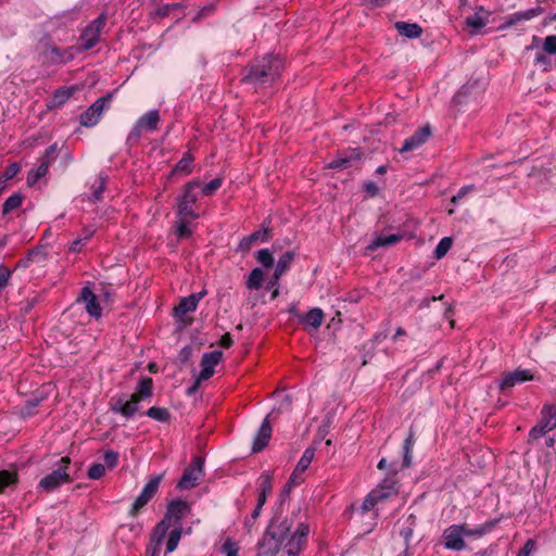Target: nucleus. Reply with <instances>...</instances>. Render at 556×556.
Returning a JSON list of instances; mask_svg holds the SVG:
<instances>
[{
  "instance_id": "nucleus-1",
  "label": "nucleus",
  "mask_w": 556,
  "mask_h": 556,
  "mask_svg": "<svg viewBox=\"0 0 556 556\" xmlns=\"http://www.w3.org/2000/svg\"><path fill=\"white\" fill-rule=\"evenodd\" d=\"M309 527L299 523L295 532L290 535V525L281 523L277 530H267L260 543L258 556L279 553V556H299L303 548Z\"/></svg>"
},
{
  "instance_id": "nucleus-2",
  "label": "nucleus",
  "mask_w": 556,
  "mask_h": 556,
  "mask_svg": "<svg viewBox=\"0 0 556 556\" xmlns=\"http://www.w3.org/2000/svg\"><path fill=\"white\" fill-rule=\"evenodd\" d=\"M106 18L104 15H100L93 20L80 35V42L77 46H73L68 49L62 50L56 46H50L46 50V56L56 65L66 64L74 59L75 54L83 50H89L96 46L99 41L101 31L105 26Z\"/></svg>"
},
{
  "instance_id": "nucleus-3",
  "label": "nucleus",
  "mask_w": 556,
  "mask_h": 556,
  "mask_svg": "<svg viewBox=\"0 0 556 556\" xmlns=\"http://www.w3.org/2000/svg\"><path fill=\"white\" fill-rule=\"evenodd\" d=\"M71 463L68 457H62L58 467L49 475L39 481V488L46 492H51L58 489L61 484L71 482V477L66 469Z\"/></svg>"
},
{
  "instance_id": "nucleus-4",
  "label": "nucleus",
  "mask_w": 556,
  "mask_h": 556,
  "mask_svg": "<svg viewBox=\"0 0 556 556\" xmlns=\"http://www.w3.org/2000/svg\"><path fill=\"white\" fill-rule=\"evenodd\" d=\"M556 428V405H544L539 422L530 430L529 441L536 440Z\"/></svg>"
},
{
  "instance_id": "nucleus-5",
  "label": "nucleus",
  "mask_w": 556,
  "mask_h": 556,
  "mask_svg": "<svg viewBox=\"0 0 556 556\" xmlns=\"http://www.w3.org/2000/svg\"><path fill=\"white\" fill-rule=\"evenodd\" d=\"M159 122L160 112L157 110H151L147 112L134 125L128 135V141H137L141 137L142 132H151L156 130Z\"/></svg>"
},
{
  "instance_id": "nucleus-6",
  "label": "nucleus",
  "mask_w": 556,
  "mask_h": 556,
  "mask_svg": "<svg viewBox=\"0 0 556 556\" xmlns=\"http://www.w3.org/2000/svg\"><path fill=\"white\" fill-rule=\"evenodd\" d=\"M200 187V181L192 180L189 181L186 187L184 194L179 199L178 202V215L180 218H198L199 215L193 212L192 205L197 202V194L194 193V189Z\"/></svg>"
},
{
  "instance_id": "nucleus-7",
  "label": "nucleus",
  "mask_w": 556,
  "mask_h": 556,
  "mask_svg": "<svg viewBox=\"0 0 556 556\" xmlns=\"http://www.w3.org/2000/svg\"><path fill=\"white\" fill-rule=\"evenodd\" d=\"M204 459L194 457L191 464L185 469L177 488L180 490H189L194 488L203 476Z\"/></svg>"
},
{
  "instance_id": "nucleus-8",
  "label": "nucleus",
  "mask_w": 556,
  "mask_h": 556,
  "mask_svg": "<svg viewBox=\"0 0 556 556\" xmlns=\"http://www.w3.org/2000/svg\"><path fill=\"white\" fill-rule=\"evenodd\" d=\"M466 523L452 525L443 531V545L446 549L463 551L465 544Z\"/></svg>"
},
{
  "instance_id": "nucleus-9",
  "label": "nucleus",
  "mask_w": 556,
  "mask_h": 556,
  "mask_svg": "<svg viewBox=\"0 0 556 556\" xmlns=\"http://www.w3.org/2000/svg\"><path fill=\"white\" fill-rule=\"evenodd\" d=\"M163 477H164V473L154 476L143 486L142 491L137 496V498L135 500V502L131 506V509L129 511V514L131 516H136L138 514V511L152 500V497L156 494V492L159 490V486H160V483H161Z\"/></svg>"
},
{
  "instance_id": "nucleus-10",
  "label": "nucleus",
  "mask_w": 556,
  "mask_h": 556,
  "mask_svg": "<svg viewBox=\"0 0 556 556\" xmlns=\"http://www.w3.org/2000/svg\"><path fill=\"white\" fill-rule=\"evenodd\" d=\"M223 353L220 351H213L204 353L201 358V371L198 377L197 384L202 380H207L214 374L215 366L222 361Z\"/></svg>"
},
{
  "instance_id": "nucleus-11",
  "label": "nucleus",
  "mask_w": 556,
  "mask_h": 556,
  "mask_svg": "<svg viewBox=\"0 0 556 556\" xmlns=\"http://www.w3.org/2000/svg\"><path fill=\"white\" fill-rule=\"evenodd\" d=\"M533 379L532 374L530 370L527 369H517L511 372H507L504 375L501 383H500V390L502 392H507L509 389L514 388L516 384L530 381Z\"/></svg>"
},
{
  "instance_id": "nucleus-12",
  "label": "nucleus",
  "mask_w": 556,
  "mask_h": 556,
  "mask_svg": "<svg viewBox=\"0 0 556 556\" xmlns=\"http://www.w3.org/2000/svg\"><path fill=\"white\" fill-rule=\"evenodd\" d=\"M431 136V128L429 125L418 128L414 135L404 141L403 147L400 149L401 153L414 151L424 144Z\"/></svg>"
},
{
  "instance_id": "nucleus-13",
  "label": "nucleus",
  "mask_w": 556,
  "mask_h": 556,
  "mask_svg": "<svg viewBox=\"0 0 556 556\" xmlns=\"http://www.w3.org/2000/svg\"><path fill=\"white\" fill-rule=\"evenodd\" d=\"M189 513L190 505L186 501L176 500L168 505L164 518L167 519L172 525H181V519Z\"/></svg>"
},
{
  "instance_id": "nucleus-14",
  "label": "nucleus",
  "mask_w": 556,
  "mask_h": 556,
  "mask_svg": "<svg viewBox=\"0 0 556 556\" xmlns=\"http://www.w3.org/2000/svg\"><path fill=\"white\" fill-rule=\"evenodd\" d=\"M170 528H173V525L165 518L156 525L151 539L153 543L151 556H157L160 554L162 542Z\"/></svg>"
},
{
  "instance_id": "nucleus-15",
  "label": "nucleus",
  "mask_w": 556,
  "mask_h": 556,
  "mask_svg": "<svg viewBox=\"0 0 556 556\" xmlns=\"http://www.w3.org/2000/svg\"><path fill=\"white\" fill-rule=\"evenodd\" d=\"M403 239L402 235H378L366 247V252H375L380 248H387L399 243Z\"/></svg>"
},
{
  "instance_id": "nucleus-16",
  "label": "nucleus",
  "mask_w": 556,
  "mask_h": 556,
  "mask_svg": "<svg viewBox=\"0 0 556 556\" xmlns=\"http://www.w3.org/2000/svg\"><path fill=\"white\" fill-rule=\"evenodd\" d=\"M271 437V426L269 424L268 417H266L261 428L253 441L252 451L254 453H258L265 448V446L268 444V441Z\"/></svg>"
},
{
  "instance_id": "nucleus-17",
  "label": "nucleus",
  "mask_w": 556,
  "mask_h": 556,
  "mask_svg": "<svg viewBox=\"0 0 556 556\" xmlns=\"http://www.w3.org/2000/svg\"><path fill=\"white\" fill-rule=\"evenodd\" d=\"M79 300L85 303V308L90 316L96 318H99L101 316V306L97 301V296L94 295L90 288L85 287L81 290V295Z\"/></svg>"
},
{
  "instance_id": "nucleus-18",
  "label": "nucleus",
  "mask_w": 556,
  "mask_h": 556,
  "mask_svg": "<svg viewBox=\"0 0 556 556\" xmlns=\"http://www.w3.org/2000/svg\"><path fill=\"white\" fill-rule=\"evenodd\" d=\"M76 90H77V87H75V86H72V87L63 86V87L58 88L54 91V94L51 98V100H49V102L47 103L48 109L53 110V109L60 108L73 96V93Z\"/></svg>"
},
{
  "instance_id": "nucleus-19",
  "label": "nucleus",
  "mask_w": 556,
  "mask_h": 556,
  "mask_svg": "<svg viewBox=\"0 0 556 556\" xmlns=\"http://www.w3.org/2000/svg\"><path fill=\"white\" fill-rule=\"evenodd\" d=\"M542 13H543V9L541 7H535V8L529 9L527 11L513 13L509 16H507L505 26L510 27L520 22L530 21V20L541 15Z\"/></svg>"
},
{
  "instance_id": "nucleus-20",
  "label": "nucleus",
  "mask_w": 556,
  "mask_h": 556,
  "mask_svg": "<svg viewBox=\"0 0 556 556\" xmlns=\"http://www.w3.org/2000/svg\"><path fill=\"white\" fill-rule=\"evenodd\" d=\"M361 159V153L356 150L343 152L337 159L329 163V167L333 169H345L351 167L354 162Z\"/></svg>"
},
{
  "instance_id": "nucleus-21",
  "label": "nucleus",
  "mask_w": 556,
  "mask_h": 556,
  "mask_svg": "<svg viewBox=\"0 0 556 556\" xmlns=\"http://www.w3.org/2000/svg\"><path fill=\"white\" fill-rule=\"evenodd\" d=\"M294 252L293 251H287L286 253H283L277 264H276V267H275V273H274V277H273V281H271V285H276L279 279L281 278V276L288 270V268L290 267L291 263L293 262L294 260Z\"/></svg>"
},
{
  "instance_id": "nucleus-22",
  "label": "nucleus",
  "mask_w": 556,
  "mask_h": 556,
  "mask_svg": "<svg viewBox=\"0 0 556 556\" xmlns=\"http://www.w3.org/2000/svg\"><path fill=\"white\" fill-rule=\"evenodd\" d=\"M491 13L480 7L472 15H469L465 20V24L468 27L480 29L489 23Z\"/></svg>"
},
{
  "instance_id": "nucleus-23",
  "label": "nucleus",
  "mask_w": 556,
  "mask_h": 556,
  "mask_svg": "<svg viewBox=\"0 0 556 556\" xmlns=\"http://www.w3.org/2000/svg\"><path fill=\"white\" fill-rule=\"evenodd\" d=\"M394 480L386 478L375 490L370 492L376 502L388 498L394 492Z\"/></svg>"
},
{
  "instance_id": "nucleus-24",
  "label": "nucleus",
  "mask_w": 556,
  "mask_h": 556,
  "mask_svg": "<svg viewBox=\"0 0 556 556\" xmlns=\"http://www.w3.org/2000/svg\"><path fill=\"white\" fill-rule=\"evenodd\" d=\"M269 230L268 228H264L263 230H257L251 233L250 236L243 238L239 243V250L247 252L251 249L253 243L256 241H267L268 240Z\"/></svg>"
},
{
  "instance_id": "nucleus-25",
  "label": "nucleus",
  "mask_w": 556,
  "mask_h": 556,
  "mask_svg": "<svg viewBox=\"0 0 556 556\" xmlns=\"http://www.w3.org/2000/svg\"><path fill=\"white\" fill-rule=\"evenodd\" d=\"M396 30L407 38H418L422 34L421 27L416 23L396 22Z\"/></svg>"
},
{
  "instance_id": "nucleus-26",
  "label": "nucleus",
  "mask_w": 556,
  "mask_h": 556,
  "mask_svg": "<svg viewBox=\"0 0 556 556\" xmlns=\"http://www.w3.org/2000/svg\"><path fill=\"white\" fill-rule=\"evenodd\" d=\"M260 480H261V484H260L261 492L258 494L257 505H258V508H263L264 504L266 503L267 494H269L273 490V484H271V477L267 472L262 473L260 477Z\"/></svg>"
},
{
  "instance_id": "nucleus-27",
  "label": "nucleus",
  "mask_w": 556,
  "mask_h": 556,
  "mask_svg": "<svg viewBox=\"0 0 556 556\" xmlns=\"http://www.w3.org/2000/svg\"><path fill=\"white\" fill-rule=\"evenodd\" d=\"M49 166V160H40V164L36 168L29 170L27 175V185L34 186L40 178L45 177L48 173Z\"/></svg>"
},
{
  "instance_id": "nucleus-28",
  "label": "nucleus",
  "mask_w": 556,
  "mask_h": 556,
  "mask_svg": "<svg viewBox=\"0 0 556 556\" xmlns=\"http://www.w3.org/2000/svg\"><path fill=\"white\" fill-rule=\"evenodd\" d=\"M324 320V313L320 308H312L308 313L301 318V323L305 326H311L317 329L321 326Z\"/></svg>"
},
{
  "instance_id": "nucleus-29",
  "label": "nucleus",
  "mask_w": 556,
  "mask_h": 556,
  "mask_svg": "<svg viewBox=\"0 0 556 556\" xmlns=\"http://www.w3.org/2000/svg\"><path fill=\"white\" fill-rule=\"evenodd\" d=\"M153 391V381L151 378L146 377L138 383L135 393L132 394L140 402L144 399L151 397Z\"/></svg>"
},
{
  "instance_id": "nucleus-30",
  "label": "nucleus",
  "mask_w": 556,
  "mask_h": 556,
  "mask_svg": "<svg viewBox=\"0 0 556 556\" xmlns=\"http://www.w3.org/2000/svg\"><path fill=\"white\" fill-rule=\"evenodd\" d=\"M197 300L190 295L182 298L175 308V316L177 318L184 317L187 313L194 312L197 309Z\"/></svg>"
},
{
  "instance_id": "nucleus-31",
  "label": "nucleus",
  "mask_w": 556,
  "mask_h": 556,
  "mask_svg": "<svg viewBox=\"0 0 556 556\" xmlns=\"http://www.w3.org/2000/svg\"><path fill=\"white\" fill-rule=\"evenodd\" d=\"M288 66L286 59L279 55H266L263 59V63L260 65V70H279Z\"/></svg>"
},
{
  "instance_id": "nucleus-32",
  "label": "nucleus",
  "mask_w": 556,
  "mask_h": 556,
  "mask_svg": "<svg viewBox=\"0 0 556 556\" xmlns=\"http://www.w3.org/2000/svg\"><path fill=\"white\" fill-rule=\"evenodd\" d=\"M269 74H273L271 79H274L277 72H249V74L242 78V81L247 84L263 85L266 83Z\"/></svg>"
},
{
  "instance_id": "nucleus-33",
  "label": "nucleus",
  "mask_w": 556,
  "mask_h": 556,
  "mask_svg": "<svg viewBox=\"0 0 556 556\" xmlns=\"http://www.w3.org/2000/svg\"><path fill=\"white\" fill-rule=\"evenodd\" d=\"M182 526L181 525H173L172 530L169 531L168 540L166 542V553H172L176 549L179 540L181 538Z\"/></svg>"
},
{
  "instance_id": "nucleus-34",
  "label": "nucleus",
  "mask_w": 556,
  "mask_h": 556,
  "mask_svg": "<svg viewBox=\"0 0 556 556\" xmlns=\"http://www.w3.org/2000/svg\"><path fill=\"white\" fill-rule=\"evenodd\" d=\"M496 525V521H489L484 525L469 528L468 525H466V531H465V538L466 536H475V538H481L484 534L489 533Z\"/></svg>"
},
{
  "instance_id": "nucleus-35",
  "label": "nucleus",
  "mask_w": 556,
  "mask_h": 556,
  "mask_svg": "<svg viewBox=\"0 0 556 556\" xmlns=\"http://www.w3.org/2000/svg\"><path fill=\"white\" fill-rule=\"evenodd\" d=\"M415 444L414 432L410 430L407 438L404 441V457H403V467L408 468L412 465V450Z\"/></svg>"
},
{
  "instance_id": "nucleus-36",
  "label": "nucleus",
  "mask_w": 556,
  "mask_h": 556,
  "mask_svg": "<svg viewBox=\"0 0 556 556\" xmlns=\"http://www.w3.org/2000/svg\"><path fill=\"white\" fill-rule=\"evenodd\" d=\"M314 456H315V448L314 447H307L304 451L302 457L298 462V464H296L294 469L296 471H300V472L303 473L309 467L312 460L314 459Z\"/></svg>"
},
{
  "instance_id": "nucleus-37",
  "label": "nucleus",
  "mask_w": 556,
  "mask_h": 556,
  "mask_svg": "<svg viewBox=\"0 0 556 556\" xmlns=\"http://www.w3.org/2000/svg\"><path fill=\"white\" fill-rule=\"evenodd\" d=\"M23 195L21 193H14L7 199L3 204L2 214L7 215L22 205Z\"/></svg>"
},
{
  "instance_id": "nucleus-38",
  "label": "nucleus",
  "mask_w": 556,
  "mask_h": 556,
  "mask_svg": "<svg viewBox=\"0 0 556 556\" xmlns=\"http://www.w3.org/2000/svg\"><path fill=\"white\" fill-rule=\"evenodd\" d=\"M263 280H264V274H263L262 269L254 268L249 276V279L247 281V287L250 290H257L262 287Z\"/></svg>"
},
{
  "instance_id": "nucleus-39",
  "label": "nucleus",
  "mask_w": 556,
  "mask_h": 556,
  "mask_svg": "<svg viewBox=\"0 0 556 556\" xmlns=\"http://www.w3.org/2000/svg\"><path fill=\"white\" fill-rule=\"evenodd\" d=\"M147 416L157 421L165 422L169 419V412L165 407L152 406L147 410Z\"/></svg>"
},
{
  "instance_id": "nucleus-40",
  "label": "nucleus",
  "mask_w": 556,
  "mask_h": 556,
  "mask_svg": "<svg viewBox=\"0 0 556 556\" xmlns=\"http://www.w3.org/2000/svg\"><path fill=\"white\" fill-rule=\"evenodd\" d=\"M139 402L140 401L134 395H131L129 400H126L122 416H124L125 418L132 417L138 410Z\"/></svg>"
},
{
  "instance_id": "nucleus-41",
  "label": "nucleus",
  "mask_w": 556,
  "mask_h": 556,
  "mask_svg": "<svg viewBox=\"0 0 556 556\" xmlns=\"http://www.w3.org/2000/svg\"><path fill=\"white\" fill-rule=\"evenodd\" d=\"M192 156L185 154L182 159L176 164L173 173L189 174L191 172Z\"/></svg>"
},
{
  "instance_id": "nucleus-42",
  "label": "nucleus",
  "mask_w": 556,
  "mask_h": 556,
  "mask_svg": "<svg viewBox=\"0 0 556 556\" xmlns=\"http://www.w3.org/2000/svg\"><path fill=\"white\" fill-rule=\"evenodd\" d=\"M452 244H453L452 238H450V237L442 238L435 248V251H434L435 257L442 258L447 253V251L452 248Z\"/></svg>"
},
{
  "instance_id": "nucleus-43",
  "label": "nucleus",
  "mask_w": 556,
  "mask_h": 556,
  "mask_svg": "<svg viewBox=\"0 0 556 556\" xmlns=\"http://www.w3.org/2000/svg\"><path fill=\"white\" fill-rule=\"evenodd\" d=\"M481 80L480 77H473L471 76L468 80V83L462 87V89L455 94L454 101L460 102L463 94L468 93L471 89L476 88Z\"/></svg>"
},
{
  "instance_id": "nucleus-44",
  "label": "nucleus",
  "mask_w": 556,
  "mask_h": 556,
  "mask_svg": "<svg viewBox=\"0 0 556 556\" xmlns=\"http://www.w3.org/2000/svg\"><path fill=\"white\" fill-rule=\"evenodd\" d=\"M99 119L98 115H96L94 112H91L90 106L80 115V124L86 127L94 126Z\"/></svg>"
},
{
  "instance_id": "nucleus-45",
  "label": "nucleus",
  "mask_w": 556,
  "mask_h": 556,
  "mask_svg": "<svg viewBox=\"0 0 556 556\" xmlns=\"http://www.w3.org/2000/svg\"><path fill=\"white\" fill-rule=\"evenodd\" d=\"M105 181H106V178L103 176H100L98 178V181L92 186L91 199L93 201H100L102 199V192L105 187Z\"/></svg>"
},
{
  "instance_id": "nucleus-46",
  "label": "nucleus",
  "mask_w": 556,
  "mask_h": 556,
  "mask_svg": "<svg viewBox=\"0 0 556 556\" xmlns=\"http://www.w3.org/2000/svg\"><path fill=\"white\" fill-rule=\"evenodd\" d=\"M16 482V473L8 470L0 471V492L10 484Z\"/></svg>"
},
{
  "instance_id": "nucleus-47",
  "label": "nucleus",
  "mask_w": 556,
  "mask_h": 556,
  "mask_svg": "<svg viewBox=\"0 0 556 556\" xmlns=\"http://www.w3.org/2000/svg\"><path fill=\"white\" fill-rule=\"evenodd\" d=\"M222 552L226 556H238L239 547L238 544L230 538L226 539L222 546Z\"/></svg>"
},
{
  "instance_id": "nucleus-48",
  "label": "nucleus",
  "mask_w": 556,
  "mask_h": 556,
  "mask_svg": "<svg viewBox=\"0 0 556 556\" xmlns=\"http://www.w3.org/2000/svg\"><path fill=\"white\" fill-rule=\"evenodd\" d=\"M256 258L265 267H271L274 264V257L267 249L260 250Z\"/></svg>"
},
{
  "instance_id": "nucleus-49",
  "label": "nucleus",
  "mask_w": 556,
  "mask_h": 556,
  "mask_svg": "<svg viewBox=\"0 0 556 556\" xmlns=\"http://www.w3.org/2000/svg\"><path fill=\"white\" fill-rule=\"evenodd\" d=\"M126 400L127 399L125 394L113 397L110 402L111 410L122 415Z\"/></svg>"
},
{
  "instance_id": "nucleus-50",
  "label": "nucleus",
  "mask_w": 556,
  "mask_h": 556,
  "mask_svg": "<svg viewBox=\"0 0 556 556\" xmlns=\"http://www.w3.org/2000/svg\"><path fill=\"white\" fill-rule=\"evenodd\" d=\"M181 8H182V3H180V2L164 4L156 9L155 14L160 17H165V16L169 15L170 11L180 10Z\"/></svg>"
},
{
  "instance_id": "nucleus-51",
  "label": "nucleus",
  "mask_w": 556,
  "mask_h": 556,
  "mask_svg": "<svg viewBox=\"0 0 556 556\" xmlns=\"http://www.w3.org/2000/svg\"><path fill=\"white\" fill-rule=\"evenodd\" d=\"M105 473V467L102 464H93L88 470V477L92 480L100 479Z\"/></svg>"
},
{
  "instance_id": "nucleus-52",
  "label": "nucleus",
  "mask_w": 556,
  "mask_h": 556,
  "mask_svg": "<svg viewBox=\"0 0 556 556\" xmlns=\"http://www.w3.org/2000/svg\"><path fill=\"white\" fill-rule=\"evenodd\" d=\"M111 96H108L105 98L98 99L91 106V112H94L98 117H101V114L106 105V103L110 101Z\"/></svg>"
},
{
  "instance_id": "nucleus-53",
  "label": "nucleus",
  "mask_w": 556,
  "mask_h": 556,
  "mask_svg": "<svg viewBox=\"0 0 556 556\" xmlns=\"http://www.w3.org/2000/svg\"><path fill=\"white\" fill-rule=\"evenodd\" d=\"M222 186V178H215L205 185L202 189L204 195L213 194Z\"/></svg>"
},
{
  "instance_id": "nucleus-54",
  "label": "nucleus",
  "mask_w": 556,
  "mask_h": 556,
  "mask_svg": "<svg viewBox=\"0 0 556 556\" xmlns=\"http://www.w3.org/2000/svg\"><path fill=\"white\" fill-rule=\"evenodd\" d=\"M543 49L549 54L556 53V35L547 36L545 38Z\"/></svg>"
},
{
  "instance_id": "nucleus-55",
  "label": "nucleus",
  "mask_w": 556,
  "mask_h": 556,
  "mask_svg": "<svg viewBox=\"0 0 556 556\" xmlns=\"http://www.w3.org/2000/svg\"><path fill=\"white\" fill-rule=\"evenodd\" d=\"M104 462L109 468H114L118 462V454L114 451H106L104 453Z\"/></svg>"
},
{
  "instance_id": "nucleus-56",
  "label": "nucleus",
  "mask_w": 556,
  "mask_h": 556,
  "mask_svg": "<svg viewBox=\"0 0 556 556\" xmlns=\"http://www.w3.org/2000/svg\"><path fill=\"white\" fill-rule=\"evenodd\" d=\"M10 276L11 270L4 266H0V291H2L7 287Z\"/></svg>"
},
{
  "instance_id": "nucleus-57",
  "label": "nucleus",
  "mask_w": 556,
  "mask_h": 556,
  "mask_svg": "<svg viewBox=\"0 0 556 556\" xmlns=\"http://www.w3.org/2000/svg\"><path fill=\"white\" fill-rule=\"evenodd\" d=\"M262 508H258V505H256L254 511L252 513L251 517L247 518L244 521V527L247 528L248 532L252 531V527L257 519V517L261 514Z\"/></svg>"
},
{
  "instance_id": "nucleus-58",
  "label": "nucleus",
  "mask_w": 556,
  "mask_h": 556,
  "mask_svg": "<svg viewBox=\"0 0 556 556\" xmlns=\"http://www.w3.org/2000/svg\"><path fill=\"white\" fill-rule=\"evenodd\" d=\"M534 547L535 542L532 539H529L525 543L523 547L519 551L518 556H529L531 552L534 549Z\"/></svg>"
},
{
  "instance_id": "nucleus-59",
  "label": "nucleus",
  "mask_w": 556,
  "mask_h": 556,
  "mask_svg": "<svg viewBox=\"0 0 556 556\" xmlns=\"http://www.w3.org/2000/svg\"><path fill=\"white\" fill-rule=\"evenodd\" d=\"M20 170V166L16 164V163H13L11 165H9L4 173H3V178L5 180H9L11 178H13Z\"/></svg>"
},
{
  "instance_id": "nucleus-60",
  "label": "nucleus",
  "mask_w": 556,
  "mask_h": 556,
  "mask_svg": "<svg viewBox=\"0 0 556 556\" xmlns=\"http://www.w3.org/2000/svg\"><path fill=\"white\" fill-rule=\"evenodd\" d=\"M301 475L302 472L300 471H296L295 469L293 470L292 475L290 476L289 480H288V486L289 488H293L295 485H299L301 482H302V478H301Z\"/></svg>"
},
{
  "instance_id": "nucleus-61",
  "label": "nucleus",
  "mask_w": 556,
  "mask_h": 556,
  "mask_svg": "<svg viewBox=\"0 0 556 556\" xmlns=\"http://www.w3.org/2000/svg\"><path fill=\"white\" fill-rule=\"evenodd\" d=\"M377 504L376 500L372 497V495L369 493L366 498L364 500L362 504V509L364 511L370 510L375 505Z\"/></svg>"
},
{
  "instance_id": "nucleus-62",
  "label": "nucleus",
  "mask_w": 556,
  "mask_h": 556,
  "mask_svg": "<svg viewBox=\"0 0 556 556\" xmlns=\"http://www.w3.org/2000/svg\"><path fill=\"white\" fill-rule=\"evenodd\" d=\"M364 189L365 191L370 195V197H375L378 194V191H379V188L377 187V185L372 181H366L364 182Z\"/></svg>"
},
{
  "instance_id": "nucleus-63",
  "label": "nucleus",
  "mask_w": 556,
  "mask_h": 556,
  "mask_svg": "<svg viewBox=\"0 0 556 556\" xmlns=\"http://www.w3.org/2000/svg\"><path fill=\"white\" fill-rule=\"evenodd\" d=\"M184 219L185 218H181V220H180V223L178 224V227H177V232H178V236L180 238L189 237L190 233H191Z\"/></svg>"
},
{
  "instance_id": "nucleus-64",
  "label": "nucleus",
  "mask_w": 556,
  "mask_h": 556,
  "mask_svg": "<svg viewBox=\"0 0 556 556\" xmlns=\"http://www.w3.org/2000/svg\"><path fill=\"white\" fill-rule=\"evenodd\" d=\"M472 189L471 186L463 187L456 195L452 198V203L457 204L460 199H463L470 190Z\"/></svg>"
}]
</instances>
